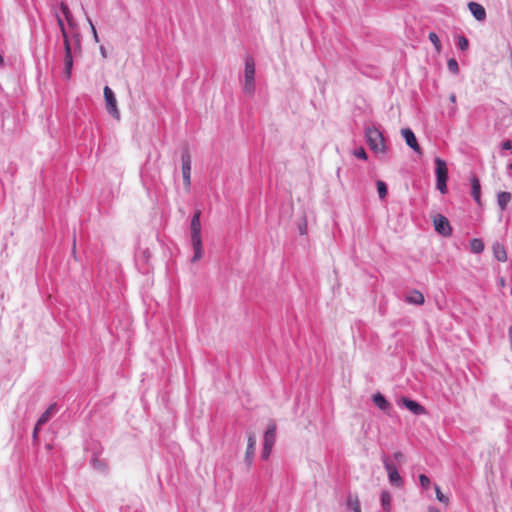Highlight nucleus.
Wrapping results in <instances>:
<instances>
[{
	"instance_id": "1",
	"label": "nucleus",
	"mask_w": 512,
	"mask_h": 512,
	"mask_svg": "<svg viewBox=\"0 0 512 512\" xmlns=\"http://www.w3.org/2000/svg\"><path fill=\"white\" fill-rule=\"evenodd\" d=\"M201 211L196 210L192 216L190 229H191V243L194 251V255L191 259L192 262H196L201 259L202 250V237H201V223H200Z\"/></svg>"
},
{
	"instance_id": "2",
	"label": "nucleus",
	"mask_w": 512,
	"mask_h": 512,
	"mask_svg": "<svg viewBox=\"0 0 512 512\" xmlns=\"http://www.w3.org/2000/svg\"><path fill=\"white\" fill-rule=\"evenodd\" d=\"M365 137L370 149L375 153L386 152L385 140L379 129L374 126L367 127L365 130Z\"/></svg>"
},
{
	"instance_id": "3",
	"label": "nucleus",
	"mask_w": 512,
	"mask_h": 512,
	"mask_svg": "<svg viewBox=\"0 0 512 512\" xmlns=\"http://www.w3.org/2000/svg\"><path fill=\"white\" fill-rule=\"evenodd\" d=\"M381 460L385 470L387 471L390 484L398 488L402 487L404 482L397 470L396 465L385 454L382 455Z\"/></svg>"
},
{
	"instance_id": "4",
	"label": "nucleus",
	"mask_w": 512,
	"mask_h": 512,
	"mask_svg": "<svg viewBox=\"0 0 512 512\" xmlns=\"http://www.w3.org/2000/svg\"><path fill=\"white\" fill-rule=\"evenodd\" d=\"M254 76H255L254 60L251 57H247L245 60V70H244V77H245L244 91L248 94H252L255 90Z\"/></svg>"
},
{
	"instance_id": "5",
	"label": "nucleus",
	"mask_w": 512,
	"mask_h": 512,
	"mask_svg": "<svg viewBox=\"0 0 512 512\" xmlns=\"http://www.w3.org/2000/svg\"><path fill=\"white\" fill-rule=\"evenodd\" d=\"M104 99L108 113L116 119L120 118V112L117 107V100L114 92L109 86L104 87Z\"/></svg>"
},
{
	"instance_id": "6",
	"label": "nucleus",
	"mask_w": 512,
	"mask_h": 512,
	"mask_svg": "<svg viewBox=\"0 0 512 512\" xmlns=\"http://www.w3.org/2000/svg\"><path fill=\"white\" fill-rule=\"evenodd\" d=\"M182 176H183V182L188 190L191 185V157L187 150H185L182 153Z\"/></svg>"
},
{
	"instance_id": "7",
	"label": "nucleus",
	"mask_w": 512,
	"mask_h": 512,
	"mask_svg": "<svg viewBox=\"0 0 512 512\" xmlns=\"http://www.w3.org/2000/svg\"><path fill=\"white\" fill-rule=\"evenodd\" d=\"M64 50H65V56H64L63 75L67 80H69L71 78L72 68H73V56H72V49H71L69 40H66V43L64 44Z\"/></svg>"
},
{
	"instance_id": "8",
	"label": "nucleus",
	"mask_w": 512,
	"mask_h": 512,
	"mask_svg": "<svg viewBox=\"0 0 512 512\" xmlns=\"http://www.w3.org/2000/svg\"><path fill=\"white\" fill-rule=\"evenodd\" d=\"M434 227H435V230L439 234H441V235H443L445 237L452 235V227L450 225V222L443 215H438L437 217H435V219H434Z\"/></svg>"
},
{
	"instance_id": "9",
	"label": "nucleus",
	"mask_w": 512,
	"mask_h": 512,
	"mask_svg": "<svg viewBox=\"0 0 512 512\" xmlns=\"http://www.w3.org/2000/svg\"><path fill=\"white\" fill-rule=\"evenodd\" d=\"M401 134L405 139L406 144L418 154H422L421 147L419 146L414 132L410 128L401 130Z\"/></svg>"
},
{
	"instance_id": "10",
	"label": "nucleus",
	"mask_w": 512,
	"mask_h": 512,
	"mask_svg": "<svg viewBox=\"0 0 512 512\" xmlns=\"http://www.w3.org/2000/svg\"><path fill=\"white\" fill-rule=\"evenodd\" d=\"M256 449V437L253 433L248 434L247 449L244 457L245 464L250 467L253 463L254 454Z\"/></svg>"
},
{
	"instance_id": "11",
	"label": "nucleus",
	"mask_w": 512,
	"mask_h": 512,
	"mask_svg": "<svg viewBox=\"0 0 512 512\" xmlns=\"http://www.w3.org/2000/svg\"><path fill=\"white\" fill-rule=\"evenodd\" d=\"M402 404L411 411L414 415H423L426 413V409L418 402L411 400L407 397L401 399Z\"/></svg>"
},
{
	"instance_id": "12",
	"label": "nucleus",
	"mask_w": 512,
	"mask_h": 512,
	"mask_svg": "<svg viewBox=\"0 0 512 512\" xmlns=\"http://www.w3.org/2000/svg\"><path fill=\"white\" fill-rule=\"evenodd\" d=\"M275 442H276V424L274 422H271L269 424L267 430L264 433L263 445L273 447Z\"/></svg>"
},
{
	"instance_id": "13",
	"label": "nucleus",
	"mask_w": 512,
	"mask_h": 512,
	"mask_svg": "<svg viewBox=\"0 0 512 512\" xmlns=\"http://www.w3.org/2000/svg\"><path fill=\"white\" fill-rule=\"evenodd\" d=\"M468 8L476 20L484 21L486 19V11L481 4L477 2H470L468 4Z\"/></svg>"
},
{
	"instance_id": "14",
	"label": "nucleus",
	"mask_w": 512,
	"mask_h": 512,
	"mask_svg": "<svg viewBox=\"0 0 512 512\" xmlns=\"http://www.w3.org/2000/svg\"><path fill=\"white\" fill-rule=\"evenodd\" d=\"M471 183V195L474 201L478 204L481 203V185L478 177L476 175H472L470 178Z\"/></svg>"
},
{
	"instance_id": "15",
	"label": "nucleus",
	"mask_w": 512,
	"mask_h": 512,
	"mask_svg": "<svg viewBox=\"0 0 512 512\" xmlns=\"http://www.w3.org/2000/svg\"><path fill=\"white\" fill-rule=\"evenodd\" d=\"M405 301L413 305H422L424 304L425 298L420 291L412 290L410 293L406 295Z\"/></svg>"
},
{
	"instance_id": "16",
	"label": "nucleus",
	"mask_w": 512,
	"mask_h": 512,
	"mask_svg": "<svg viewBox=\"0 0 512 512\" xmlns=\"http://www.w3.org/2000/svg\"><path fill=\"white\" fill-rule=\"evenodd\" d=\"M435 165H436V178H448V169L446 162L437 157L435 158Z\"/></svg>"
},
{
	"instance_id": "17",
	"label": "nucleus",
	"mask_w": 512,
	"mask_h": 512,
	"mask_svg": "<svg viewBox=\"0 0 512 512\" xmlns=\"http://www.w3.org/2000/svg\"><path fill=\"white\" fill-rule=\"evenodd\" d=\"M346 506L353 512H361L360 501L357 495L349 493L346 500Z\"/></svg>"
},
{
	"instance_id": "18",
	"label": "nucleus",
	"mask_w": 512,
	"mask_h": 512,
	"mask_svg": "<svg viewBox=\"0 0 512 512\" xmlns=\"http://www.w3.org/2000/svg\"><path fill=\"white\" fill-rule=\"evenodd\" d=\"M57 410V405L54 403V404H51L44 413H42V415L39 417L38 421H37V426H42L44 425L45 423H47L51 416L56 412Z\"/></svg>"
},
{
	"instance_id": "19",
	"label": "nucleus",
	"mask_w": 512,
	"mask_h": 512,
	"mask_svg": "<svg viewBox=\"0 0 512 512\" xmlns=\"http://www.w3.org/2000/svg\"><path fill=\"white\" fill-rule=\"evenodd\" d=\"M493 254H494V257L499 261V262H506L507 261V253H506V250L504 248V246L500 243H495L493 245Z\"/></svg>"
},
{
	"instance_id": "20",
	"label": "nucleus",
	"mask_w": 512,
	"mask_h": 512,
	"mask_svg": "<svg viewBox=\"0 0 512 512\" xmlns=\"http://www.w3.org/2000/svg\"><path fill=\"white\" fill-rule=\"evenodd\" d=\"M373 402L380 410L383 411H386L390 407V403L379 392L373 395Z\"/></svg>"
},
{
	"instance_id": "21",
	"label": "nucleus",
	"mask_w": 512,
	"mask_h": 512,
	"mask_svg": "<svg viewBox=\"0 0 512 512\" xmlns=\"http://www.w3.org/2000/svg\"><path fill=\"white\" fill-rule=\"evenodd\" d=\"M511 200V193L500 192L497 195V203L502 211H504Z\"/></svg>"
},
{
	"instance_id": "22",
	"label": "nucleus",
	"mask_w": 512,
	"mask_h": 512,
	"mask_svg": "<svg viewBox=\"0 0 512 512\" xmlns=\"http://www.w3.org/2000/svg\"><path fill=\"white\" fill-rule=\"evenodd\" d=\"M471 252L475 254L482 253L484 250V242L479 238H474L470 241Z\"/></svg>"
},
{
	"instance_id": "23",
	"label": "nucleus",
	"mask_w": 512,
	"mask_h": 512,
	"mask_svg": "<svg viewBox=\"0 0 512 512\" xmlns=\"http://www.w3.org/2000/svg\"><path fill=\"white\" fill-rule=\"evenodd\" d=\"M391 495L388 491H382L381 493V505L385 511L390 509Z\"/></svg>"
},
{
	"instance_id": "24",
	"label": "nucleus",
	"mask_w": 512,
	"mask_h": 512,
	"mask_svg": "<svg viewBox=\"0 0 512 512\" xmlns=\"http://www.w3.org/2000/svg\"><path fill=\"white\" fill-rule=\"evenodd\" d=\"M376 185H377V191H378L379 198L380 199H384L387 196V186H386V184L383 181L378 180L376 182Z\"/></svg>"
},
{
	"instance_id": "25",
	"label": "nucleus",
	"mask_w": 512,
	"mask_h": 512,
	"mask_svg": "<svg viewBox=\"0 0 512 512\" xmlns=\"http://www.w3.org/2000/svg\"><path fill=\"white\" fill-rule=\"evenodd\" d=\"M447 179L448 178H436V187L442 193H447Z\"/></svg>"
},
{
	"instance_id": "26",
	"label": "nucleus",
	"mask_w": 512,
	"mask_h": 512,
	"mask_svg": "<svg viewBox=\"0 0 512 512\" xmlns=\"http://www.w3.org/2000/svg\"><path fill=\"white\" fill-rule=\"evenodd\" d=\"M428 38L433 43L435 49L438 52H440V50H441V43H440V40H439V37L437 36V34L435 32H430L429 35H428Z\"/></svg>"
},
{
	"instance_id": "27",
	"label": "nucleus",
	"mask_w": 512,
	"mask_h": 512,
	"mask_svg": "<svg viewBox=\"0 0 512 512\" xmlns=\"http://www.w3.org/2000/svg\"><path fill=\"white\" fill-rule=\"evenodd\" d=\"M457 46L460 50L465 51L469 47V41L465 36H458Z\"/></svg>"
},
{
	"instance_id": "28",
	"label": "nucleus",
	"mask_w": 512,
	"mask_h": 512,
	"mask_svg": "<svg viewBox=\"0 0 512 512\" xmlns=\"http://www.w3.org/2000/svg\"><path fill=\"white\" fill-rule=\"evenodd\" d=\"M447 67H448V70L453 74H457L459 72L458 62L454 58H451L448 60Z\"/></svg>"
},
{
	"instance_id": "29",
	"label": "nucleus",
	"mask_w": 512,
	"mask_h": 512,
	"mask_svg": "<svg viewBox=\"0 0 512 512\" xmlns=\"http://www.w3.org/2000/svg\"><path fill=\"white\" fill-rule=\"evenodd\" d=\"M353 155L361 160H367V153L363 147H358L353 151Z\"/></svg>"
},
{
	"instance_id": "30",
	"label": "nucleus",
	"mask_w": 512,
	"mask_h": 512,
	"mask_svg": "<svg viewBox=\"0 0 512 512\" xmlns=\"http://www.w3.org/2000/svg\"><path fill=\"white\" fill-rule=\"evenodd\" d=\"M57 23H58V26L61 30V33H62V36H63V40H64V44L66 43V40H69V37L67 35V32H66V29H65V26H64V22L63 20L57 16Z\"/></svg>"
},
{
	"instance_id": "31",
	"label": "nucleus",
	"mask_w": 512,
	"mask_h": 512,
	"mask_svg": "<svg viewBox=\"0 0 512 512\" xmlns=\"http://www.w3.org/2000/svg\"><path fill=\"white\" fill-rule=\"evenodd\" d=\"M435 491H436V497H437V499H438L440 502L447 504V503H448V501H449V499H448V497H447V496H445V495L441 492V490H440V488H439V486H438V485H435Z\"/></svg>"
},
{
	"instance_id": "32",
	"label": "nucleus",
	"mask_w": 512,
	"mask_h": 512,
	"mask_svg": "<svg viewBox=\"0 0 512 512\" xmlns=\"http://www.w3.org/2000/svg\"><path fill=\"white\" fill-rule=\"evenodd\" d=\"M419 481H420V485L424 489H428L429 488V486H430V479L425 474H421L419 476Z\"/></svg>"
},
{
	"instance_id": "33",
	"label": "nucleus",
	"mask_w": 512,
	"mask_h": 512,
	"mask_svg": "<svg viewBox=\"0 0 512 512\" xmlns=\"http://www.w3.org/2000/svg\"><path fill=\"white\" fill-rule=\"evenodd\" d=\"M60 9H61L62 13L64 14L66 20L68 22H70L71 13H70V10H69V7L67 6V4L62 2L60 4Z\"/></svg>"
},
{
	"instance_id": "34",
	"label": "nucleus",
	"mask_w": 512,
	"mask_h": 512,
	"mask_svg": "<svg viewBox=\"0 0 512 512\" xmlns=\"http://www.w3.org/2000/svg\"><path fill=\"white\" fill-rule=\"evenodd\" d=\"M272 449H273V447H271V446L263 445V450H262V454H261L262 459L267 460L272 452Z\"/></svg>"
},
{
	"instance_id": "35",
	"label": "nucleus",
	"mask_w": 512,
	"mask_h": 512,
	"mask_svg": "<svg viewBox=\"0 0 512 512\" xmlns=\"http://www.w3.org/2000/svg\"><path fill=\"white\" fill-rule=\"evenodd\" d=\"M87 21H88V23L90 25V28H91V31H92L93 38H94L95 42H99V37H98V34H97V30H96L92 20L89 17H87Z\"/></svg>"
},
{
	"instance_id": "36",
	"label": "nucleus",
	"mask_w": 512,
	"mask_h": 512,
	"mask_svg": "<svg viewBox=\"0 0 512 512\" xmlns=\"http://www.w3.org/2000/svg\"><path fill=\"white\" fill-rule=\"evenodd\" d=\"M92 463H93L94 468H96V469H99V470H105V468H106L105 464H104V463H102V462H101L99 459H97V458H94V459L92 460Z\"/></svg>"
},
{
	"instance_id": "37",
	"label": "nucleus",
	"mask_w": 512,
	"mask_h": 512,
	"mask_svg": "<svg viewBox=\"0 0 512 512\" xmlns=\"http://www.w3.org/2000/svg\"><path fill=\"white\" fill-rule=\"evenodd\" d=\"M393 457L394 459L398 462V463H401L404 461V454L400 451H397L393 454Z\"/></svg>"
},
{
	"instance_id": "38",
	"label": "nucleus",
	"mask_w": 512,
	"mask_h": 512,
	"mask_svg": "<svg viewBox=\"0 0 512 512\" xmlns=\"http://www.w3.org/2000/svg\"><path fill=\"white\" fill-rule=\"evenodd\" d=\"M502 149L504 150H510L512 148V141L511 140H505L501 144Z\"/></svg>"
},
{
	"instance_id": "39",
	"label": "nucleus",
	"mask_w": 512,
	"mask_h": 512,
	"mask_svg": "<svg viewBox=\"0 0 512 512\" xmlns=\"http://www.w3.org/2000/svg\"><path fill=\"white\" fill-rule=\"evenodd\" d=\"M41 426H37V424L35 425L34 427V430H33V439L36 441L38 439V433H39V429H40Z\"/></svg>"
},
{
	"instance_id": "40",
	"label": "nucleus",
	"mask_w": 512,
	"mask_h": 512,
	"mask_svg": "<svg viewBox=\"0 0 512 512\" xmlns=\"http://www.w3.org/2000/svg\"><path fill=\"white\" fill-rule=\"evenodd\" d=\"M100 53H101V56L106 59L107 58V51L105 49L104 46H100Z\"/></svg>"
},
{
	"instance_id": "41",
	"label": "nucleus",
	"mask_w": 512,
	"mask_h": 512,
	"mask_svg": "<svg viewBox=\"0 0 512 512\" xmlns=\"http://www.w3.org/2000/svg\"><path fill=\"white\" fill-rule=\"evenodd\" d=\"M449 99H450V101H451L452 103H455V102H456V95H455L454 93H452V94L450 95Z\"/></svg>"
},
{
	"instance_id": "42",
	"label": "nucleus",
	"mask_w": 512,
	"mask_h": 512,
	"mask_svg": "<svg viewBox=\"0 0 512 512\" xmlns=\"http://www.w3.org/2000/svg\"><path fill=\"white\" fill-rule=\"evenodd\" d=\"M509 337H510V341H511V349H512V326L510 327L509 329Z\"/></svg>"
},
{
	"instance_id": "43",
	"label": "nucleus",
	"mask_w": 512,
	"mask_h": 512,
	"mask_svg": "<svg viewBox=\"0 0 512 512\" xmlns=\"http://www.w3.org/2000/svg\"><path fill=\"white\" fill-rule=\"evenodd\" d=\"M429 512H439V510L435 509V508H432V509L429 510Z\"/></svg>"
},
{
	"instance_id": "44",
	"label": "nucleus",
	"mask_w": 512,
	"mask_h": 512,
	"mask_svg": "<svg viewBox=\"0 0 512 512\" xmlns=\"http://www.w3.org/2000/svg\"><path fill=\"white\" fill-rule=\"evenodd\" d=\"M508 169L512 170V161L508 164Z\"/></svg>"
},
{
	"instance_id": "45",
	"label": "nucleus",
	"mask_w": 512,
	"mask_h": 512,
	"mask_svg": "<svg viewBox=\"0 0 512 512\" xmlns=\"http://www.w3.org/2000/svg\"><path fill=\"white\" fill-rule=\"evenodd\" d=\"M76 240H73V250L75 251Z\"/></svg>"
}]
</instances>
